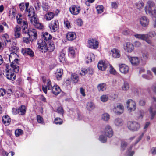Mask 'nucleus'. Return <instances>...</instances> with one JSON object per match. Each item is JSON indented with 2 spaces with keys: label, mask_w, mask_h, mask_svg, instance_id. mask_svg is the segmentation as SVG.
<instances>
[{
  "label": "nucleus",
  "mask_w": 156,
  "mask_h": 156,
  "mask_svg": "<svg viewBox=\"0 0 156 156\" xmlns=\"http://www.w3.org/2000/svg\"><path fill=\"white\" fill-rule=\"evenodd\" d=\"M18 57L17 55L15 53H11L9 55V61L10 62L12 61V62L10 65L11 68L6 70L5 75L8 79L12 81L14 80L16 77L14 72L17 73L19 71V67L16 65V64H18L19 61L17 58Z\"/></svg>",
  "instance_id": "1"
},
{
  "label": "nucleus",
  "mask_w": 156,
  "mask_h": 156,
  "mask_svg": "<svg viewBox=\"0 0 156 156\" xmlns=\"http://www.w3.org/2000/svg\"><path fill=\"white\" fill-rule=\"evenodd\" d=\"M152 99L151 105L148 109L151 120L154 119L156 115V98L153 97Z\"/></svg>",
  "instance_id": "2"
},
{
  "label": "nucleus",
  "mask_w": 156,
  "mask_h": 156,
  "mask_svg": "<svg viewBox=\"0 0 156 156\" xmlns=\"http://www.w3.org/2000/svg\"><path fill=\"white\" fill-rule=\"evenodd\" d=\"M140 127V124L134 121H129L127 123V128L130 131L135 132L138 131Z\"/></svg>",
  "instance_id": "3"
},
{
  "label": "nucleus",
  "mask_w": 156,
  "mask_h": 156,
  "mask_svg": "<svg viewBox=\"0 0 156 156\" xmlns=\"http://www.w3.org/2000/svg\"><path fill=\"white\" fill-rule=\"evenodd\" d=\"M24 32L23 31V29H22V31L23 33L27 34L28 35L31 37L32 40L36 39L37 36V35L36 30L34 29L30 28L29 29L27 28V27L25 29Z\"/></svg>",
  "instance_id": "4"
},
{
  "label": "nucleus",
  "mask_w": 156,
  "mask_h": 156,
  "mask_svg": "<svg viewBox=\"0 0 156 156\" xmlns=\"http://www.w3.org/2000/svg\"><path fill=\"white\" fill-rule=\"evenodd\" d=\"M16 19L17 23L22 25V27L23 28L22 29H23V31L26 32L25 31V29L28 27L27 22L23 19L22 15L20 14L16 17Z\"/></svg>",
  "instance_id": "5"
},
{
  "label": "nucleus",
  "mask_w": 156,
  "mask_h": 156,
  "mask_svg": "<svg viewBox=\"0 0 156 156\" xmlns=\"http://www.w3.org/2000/svg\"><path fill=\"white\" fill-rule=\"evenodd\" d=\"M126 103L128 111L131 112L135 110L136 105L134 101L131 99H129L126 101Z\"/></svg>",
  "instance_id": "6"
},
{
  "label": "nucleus",
  "mask_w": 156,
  "mask_h": 156,
  "mask_svg": "<svg viewBox=\"0 0 156 156\" xmlns=\"http://www.w3.org/2000/svg\"><path fill=\"white\" fill-rule=\"evenodd\" d=\"M51 31L54 32L57 31L59 29V23L58 20L52 21L49 25Z\"/></svg>",
  "instance_id": "7"
},
{
  "label": "nucleus",
  "mask_w": 156,
  "mask_h": 156,
  "mask_svg": "<svg viewBox=\"0 0 156 156\" xmlns=\"http://www.w3.org/2000/svg\"><path fill=\"white\" fill-rule=\"evenodd\" d=\"M38 48L42 52H46L48 50L47 44L42 40H39L37 42Z\"/></svg>",
  "instance_id": "8"
},
{
  "label": "nucleus",
  "mask_w": 156,
  "mask_h": 156,
  "mask_svg": "<svg viewBox=\"0 0 156 156\" xmlns=\"http://www.w3.org/2000/svg\"><path fill=\"white\" fill-rule=\"evenodd\" d=\"M88 46L90 48L96 49L98 47V42L95 39L90 38L88 40Z\"/></svg>",
  "instance_id": "9"
},
{
  "label": "nucleus",
  "mask_w": 156,
  "mask_h": 156,
  "mask_svg": "<svg viewBox=\"0 0 156 156\" xmlns=\"http://www.w3.org/2000/svg\"><path fill=\"white\" fill-rule=\"evenodd\" d=\"M44 85L42 87V90L46 94L47 89L48 90H51L52 87L51 85V83L49 80H48L45 81L44 80Z\"/></svg>",
  "instance_id": "10"
},
{
  "label": "nucleus",
  "mask_w": 156,
  "mask_h": 156,
  "mask_svg": "<svg viewBox=\"0 0 156 156\" xmlns=\"http://www.w3.org/2000/svg\"><path fill=\"white\" fill-rule=\"evenodd\" d=\"M124 106L122 104L118 103L116 106H115L113 109L114 111L117 114H122L124 112Z\"/></svg>",
  "instance_id": "11"
},
{
  "label": "nucleus",
  "mask_w": 156,
  "mask_h": 156,
  "mask_svg": "<svg viewBox=\"0 0 156 156\" xmlns=\"http://www.w3.org/2000/svg\"><path fill=\"white\" fill-rule=\"evenodd\" d=\"M29 3H25L26 9L25 11L28 14L29 17L33 16L34 15V9L32 7H29Z\"/></svg>",
  "instance_id": "12"
},
{
  "label": "nucleus",
  "mask_w": 156,
  "mask_h": 156,
  "mask_svg": "<svg viewBox=\"0 0 156 156\" xmlns=\"http://www.w3.org/2000/svg\"><path fill=\"white\" fill-rule=\"evenodd\" d=\"M139 22L141 26L146 27L148 26L149 23V20L146 16H142L140 18Z\"/></svg>",
  "instance_id": "13"
},
{
  "label": "nucleus",
  "mask_w": 156,
  "mask_h": 156,
  "mask_svg": "<svg viewBox=\"0 0 156 156\" xmlns=\"http://www.w3.org/2000/svg\"><path fill=\"white\" fill-rule=\"evenodd\" d=\"M148 5L146 6L145 8V10L147 14H151L152 11L151 8L155 6L154 3L151 1H148L147 2Z\"/></svg>",
  "instance_id": "14"
},
{
  "label": "nucleus",
  "mask_w": 156,
  "mask_h": 156,
  "mask_svg": "<svg viewBox=\"0 0 156 156\" xmlns=\"http://www.w3.org/2000/svg\"><path fill=\"white\" fill-rule=\"evenodd\" d=\"M81 9L80 7H77L76 5H72L69 8L70 12L71 13L74 15L78 14Z\"/></svg>",
  "instance_id": "15"
},
{
  "label": "nucleus",
  "mask_w": 156,
  "mask_h": 156,
  "mask_svg": "<svg viewBox=\"0 0 156 156\" xmlns=\"http://www.w3.org/2000/svg\"><path fill=\"white\" fill-rule=\"evenodd\" d=\"M119 69L120 72L123 74L127 73L129 71V67L125 64L119 65Z\"/></svg>",
  "instance_id": "16"
},
{
  "label": "nucleus",
  "mask_w": 156,
  "mask_h": 156,
  "mask_svg": "<svg viewBox=\"0 0 156 156\" xmlns=\"http://www.w3.org/2000/svg\"><path fill=\"white\" fill-rule=\"evenodd\" d=\"M124 49L128 52H131L133 50V45L129 42L125 43L123 46Z\"/></svg>",
  "instance_id": "17"
},
{
  "label": "nucleus",
  "mask_w": 156,
  "mask_h": 156,
  "mask_svg": "<svg viewBox=\"0 0 156 156\" xmlns=\"http://www.w3.org/2000/svg\"><path fill=\"white\" fill-rule=\"evenodd\" d=\"M110 54H112V57L114 58H119L120 56V51L115 48L111 50Z\"/></svg>",
  "instance_id": "18"
},
{
  "label": "nucleus",
  "mask_w": 156,
  "mask_h": 156,
  "mask_svg": "<svg viewBox=\"0 0 156 156\" xmlns=\"http://www.w3.org/2000/svg\"><path fill=\"white\" fill-rule=\"evenodd\" d=\"M129 60L131 64L134 66H136L139 64L140 59L136 57H131L129 58Z\"/></svg>",
  "instance_id": "19"
},
{
  "label": "nucleus",
  "mask_w": 156,
  "mask_h": 156,
  "mask_svg": "<svg viewBox=\"0 0 156 156\" xmlns=\"http://www.w3.org/2000/svg\"><path fill=\"white\" fill-rule=\"evenodd\" d=\"M98 67L99 70L104 71L106 69L107 65L104 61H100L98 63Z\"/></svg>",
  "instance_id": "20"
},
{
  "label": "nucleus",
  "mask_w": 156,
  "mask_h": 156,
  "mask_svg": "<svg viewBox=\"0 0 156 156\" xmlns=\"http://www.w3.org/2000/svg\"><path fill=\"white\" fill-rule=\"evenodd\" d=\"M51 90L54 94L55 95L58 94L61 91L59 87L57 85H55L51 88Z\"/></svg>",
  "instance_id": "21"
},
{
  "label": "nucleus",
  "mask_w": 156,
  "mask_h": 156,
  "mask_svg": "<svg viewBox=\"0 0 156 156\" xmlns=\"http://www.w3.org/2000/svg\"><path fill=\"white\" fill-rule=\"evenodd\" d=\"M54 16L55 14L54 13L48 12L45 15L44 18L46 20L49 21L51 20Z\"/></svg>",
  "instance_id": "22"
},
{
  "label": "nucleus",
  "mask_w": 156,
  "mask_h": 156,
  "mask_svg": "<svg viewBox=\"0 0 156 156\" xmlns=\"http://www.w3.org/2000/svg\"><path fill=\"white\" fill-rule=\"evenodd\" d=\"M76 37V34L74 32H69L66 35L67 38L69 41H72L75 39Z\"/></svg>",
  "instance_id": "23"
},
{
  "label": "nucleus",
  "mask_w": 156,
  "mask_h": 156,
  "mask_svg": "<svg viewBox=\"0 0 156 156\" xmlns=\"http://www.w3.org/2000/svg\"><path fill=\"white\" fill-rule=\"evenodd\" d=\"M95 58L94 55L92 53H90L86 57V62L87 63L91 62L93 60H94Z\"/></svg>",
  "instance_id": "24"
},
{
  "label": "nucleus",
  "mask_w": 156,
  "mask_h": 156,
  "mask_svg": "<svg viewBox=\"0 0 156 156\" xmlns=\"http://www.w3.org/2000/svg\"><path fill=\"white\" fill-rule=\"evenodd\" d=\"M11 121L9 117L7 115H5L2 117V121L3 123L6 126H8Z\"/></svg>",
  "instance_id": "25"
},
{
  "label": "nucleus",
  "mask_w": 156,
  "mask_h": 156,
  "mask_svg": "<svg viewBox=\"0 0 156 156\" xmlns=\"http://www.w3.org/2000/svg\"><path fill=\"white\" fill-rule=\"evenodd\" d=\"M86 107L87 109L89 111L93 110L95 108L94 104L91 102H88L86 104Z\"/></svg>",
  "instance_id": "26"
},
{
  "label": "nucleus",
  "mask_w": 156,
  "mask_h": 156,
  "mask_svg": "<svg viewBox=\"0 0 156 156\" xmlns=\"http://www.w3.org/2000/svg\"><path fill=\"white\" fill-rule=\"evenodd\" d=\"M115 125L118 126H120L123 124L122 120L120 118H117L115 119L114 121Z\"/></svg>",
  "instance_id": "27"
},
{
  "label": "nucleus",
  "mask_w": 156,
  "mask_h": 156,
  "mask_svg": "<svg viewBox=\"0 0 156 156\" xmlns=\"http://www.w3.org/2000/svg\"><path fill=\"white\" fill-rule=\"evenodd\" d=\"M107 139V132H105V133L101 135L99 138V140L101 142L104 143L106 142Z\"/></svg>",
  "instance_id": "28"
},
{
  "label": "nucleus",
  "mask_w": 156,
  "mask_h": 156,
  "mask_svg": "<svg viewBox=\"0 0 156 156\" xmlns=\"http://www.w3.org/2000/svg\"><path fill=\"white\" fill-rule=\"evenodd\" d=\"M63 73V70L61 69H58L57 70L55 76L58 80H60L62 77V76Z\"/></svg>",
  "instance_id": "29"
},
{
  "label": "nucleus",
  "mask_w": 156,
  "mask_h": 156,
  "mask_svg": "<svg viewBox=\"0 0 156 156\" xmlns=\"http://www.w3.org/2000/svg\"><path fill=\"white\" fill-rule=\"evenodd\" d=\"M18 111L19 112V114L22 115H23L25 114L26 113V108L24 105H21L18 108Z\"/></svg>",
  "instance_id": "30"
},
{
  "label": "nucleus",
  "mask_w": 156,
  "mask_h": 156,
  "mask_svg": "<svg viewBox=\"0 0 156 156\" xmlns=\"http://www.w3.org/2000/svg\"><path fill=\"white\" fill-rule=\"evenodd\" d=\"M42 34L43 38L45 40H49L52 38V36L48 32L44 33Z\"/></svg>",
  "instance_id": "31"
},
{
  "label": "nucleus",
  "mask_w": 156,
  "mask_h": 156,
  "mask_svg": "<svg viewBox=\"0 0 156 156\" xmlns=\"http://www.w3.org/2000/svg\"><path fill=\"white\" fill-rule=\"evenodd\" d=\"M134 36L136 38L140 39L143 40L146 39L147 35L145 34H136L134 35Z\"/></svg>",
  "instance_id": "32"
},
{
  "label": "nucleus",
  "mask_w": 156,
  "mask_h": 156,
  "mask_svg": "<svg viewBox=\"0 0 156 156\" xmlns=\"http://www.w3.org/2000/svg\"><path fill=\"white\" fill-rule=\"evenodd\" d=\"M106 88V84L104 83L100 84L98 86V88L99 91H103L105 90Z\"/></svg>",
  "instance_id": "33"
},
{
  "label": "nucleus",
  "mask_w": 156,
  "mask_h": 156,
  "mask_svg": "<svg viewBox=\"0 0 156 156\" xmlns=\"http://www.w3.org/2000/svg\"><path fill=\"white\" fill-rule=\"evenodd\" d=\"M147 35L146 39H148L149 38H152V37L155 36L156 34L154 31H151L149 32L148 34H145Z\"/></svg>",
  "instance_id": "34"
},
{
  "label": "nucleus",
  "mask_w": 156,
  "mask_h": 156,
  "mask_svg": "<svg viewBox=\"0 0 156 156\" xmlns=\"http://www.w3.org/2000/svg\"><path fill=\"white\" fill-rule=\"evenodd\" d=\"M109 72L112 75H115L117 74V72L114 69V67L110 64H109Z\"/></svg>",
  "instance_id": "35"
},
{
  "label": "nucleus",
  "mask_w": 156,
  "mask_h": 156,
  "mask_svg": "<svg viewBox=\"0 0 156 156\" xmlns=\"http://www.w3.org/2000/svg\"><path fill=\"white\" fill-rule=\"evenodd\" d=\"M71 79L74 83H77L79 80L78 76L75 73H73L71 75Z\"/></svg>",
  "instance_id": "36"
},
{
  "label": "nucleus",
  "mask_w": 156,
  "mask_h": 156,
  "mask_svg": "<svg viewBox=\"0 0 156 156\" xmlns=\"http://www.w3.org/2000/svg\"><path fill=\"white\" fill-rule=\"evenodd\" d=\"M68 51L69 55L72 57H73L75 55V51L73 48L72 47H69L68 49Z\"/></svg>",
  "instance_id": "37"
},
{
  "label": "nucleus",
  "mask_w": 156,
  "mask_h": 156,
  "mask_svg": "<svg viewBox=\"0 0 156 156\" xmlns=\"http://www.w3.org/2000/svg\"><path fill=\"white\" fill-rule=\"evenodd\" d=\"M147 75H142V77L148 80L151 79L152 78V76L151 74V72L150 71H147Z\"/></svg>",
  "instance_id": "38"
},
{
  "label": "nucleus",
  "mask_w": 156,
  "mask_h": 156,
  "mask_svg": "<svg viewBox=\"0 0 156 156\" xmlns=\"http://www.w3.org/2000/svg\"><path fill=\"white\" fill-rule=\"evenodd\" d=\"M50 51H53L55 49V45L54 43L52 42H50L49 43V45L48 49Z\"/></svg>",
  "instance_id": "39"
},
{
  "label": "nucleus",
  "mask_w": 156,
  "mask_h": 156,
  "mask_svg": "<svg viewBox=\"0 0 156 156\" xmlns=\"http://www.w3.org/2000/svg\"><path fill=\"white\" fill-rule=\"evenodd\" d=\"M129 85L128 83L125 82L122 87V90L124 91H127L129 89Z\"/></svg>",
  "instance_id": "40"
},
{
  "label": "nucleus",
  "mask_w": 156,
  "mask_h": 156,
  "mask_svg": "<svg viewBox=\"0 0 156 156\" xmlns=\"http://www.w3.org/2000/svg\"><path fill=\"white\" fill-rule=\"evenodd\" d=\"M113 135V131L110 126H108V137H111Z\"/></svg>",
  "instance_id": "41"
},
{
  "label": "nucleus",
  "mask_w": 156,
  "mask_h": 156,
  "mask_svg": "<svg viewBox=\"0 0 156 156\" xmlns=\"http://www.w3.org/2000/svg\"><path fill=\"white\" fill-rule=\"evenodd\" d=\"M30 17V22L33 25H34L35 23H36L38 21V19L35 17L34 16Z\"/></svg>",
  "instance_id": "42"
},
{
  "label": "nucleus",
  "mask_w": 156,
  "mask_h": 156,
  "mask_svg": "<svg viewBox=\"0 0 156 156\" xmlns=\"http://www.w3.org/2000/svg\"><path fill=\"white\" fill-rule=\"evenodd\" d=\"M144 6V3L142 1H139L136 4V6L138 9L142 8Z\"/></svg>",
  "instance_id": "43"
},
{
  "label": "nucleus",
  "mask_w": 156,
  "mask_h": 156,
  "mask_svg": "<svg viewBox=\"0 0 156 156\" xmlns=\"http://www.w3.org/2000/svg\"><path fill=\"white\" fill-rule=\"evenodd\" d=\"M144 114V112L143 110H140L139 112L138 118V119H141L143 118Z\"/></svg>",
  "instance_id": "44"
},
{
  "label": "nucleus",
  "mask_w": 156,
  "mask_h": 156,
  "mask_svg": "<svg viewBox=\"0 0 156 156\" xmlns=\"http://www.w3.org/2000/svg\"><path fill=\"white\" fill-rule=\"evenodd\" d=\"M15 133L16 136H18L23 134V131L22 130L18 129L15 130Z\"/></svg>",
  "instance_id": "45"
},
{
  "label": "nucleus",
  "mask_w": 156,
  "mask_h": 156,
  "mask_svg": "<svg viewBox=\"0 0 156 156\" xmlns=\"http://www.w3.org/2000/svg\"><path fill=\"white\" fill-rule=\"evenodd\" d=\"M54 122L56 124L61 125L62 124V120L60 118H56L55 119Z\"/></svg>",
  "instance_id": "46"
},
{
  "label": "nucleus",
  "mask_w": 156,
  "mask_h": 156,
  "mask_svg": "<svg viewBox=\"0 0 156 156\" xmlns=\"http://www.w3.org/2000/svg\"><path fill=\"white\" fill-rule=\"evenodd\" d=\"M96 9L98 13H101L103 11V7L102 5L97 6L96 7Z\"/></svg>",
  "instance_id": "47"
},
{
  "label": "nucleus",
  "mask_w": 156,
  "mask_h": 156,
  "mask_svg": "<svg viewBox=\"0 0 156 156\" xmlns=\"http://www.w3.org/2000/svg\"><path fill=\"white\" fill-rule=\"evenodd\" d=\"M36 28L39 29H42L43 28V26L38 21L34 25Z\"/></svg>",
  "instance_id": "48"
},
{
  "label": "nucleus",
  "mask_w": 156,
  "mask_h": 156,
  "mask_svg": "<svg viewBox=\"0 0 156 156\" xmlns=\"http://www.w3.org/2000/svg\"><path fill=\"white\" fill-rule=\"evenodd\" d=\"M119 2H113L111 3V7L112 8L116 9L118 8Z\"/></svg>",
  "instance_id": "49"
},
{
  "label": "nucleus",
  "mask_w": 156,
  "mask_h": 156,
  "mask_svg": "<svg viewBox=\"0 0 156 156\" xmlns=\"http://www.w3.org/2000/svg\"><path fill=\"white\" fill-rule=\"evenodd\" d=\"M145 133V132H143L140 134V135L138 137L137 140H136V141L135 142V144L137 143L142 139L144 136Z\"/></svg>",
  "instance_id": "50"
},
{
  "label": "nucleus",
  "mask_w": 156,
  "mask_h": 156,
  "mask_svg": "<svg viewBox=\"0 0 156 156\" xmlns=\"http://www.w3.org/2000/svg\"><path fill=\"white\" fill-rule=\"evenodd\" d=\"M2 37L3 38H5L6 40H4V41L5 43V44H6L7 43H8L9 42H10V41H9V40H8L9 38V36L8 34H4Z\"/></svg>",
  "instance_id": "51"
},
{
  "label": "nucleus",
  "mask_w": 156,
  "mask_h": 156,
  "mask_svg": "<svg viewBox=\"0 0 156 156\" xmlns=\"http://www.w3.org/2000/svg\"><path fill=\"white\" fill-rule=\"evenodd\" d=\"M127 145V144L125 141L122 142L121 144V149L123 151L124 150Z\"/></svg>",
  "instance_id": "52"
},
{
  "label": "nucleus",
  "mask_w": 156,
  "mask_h": 156,
  "mask_svg": "<svg viewBox=\"0 0 156 156\" xmlns=\"http://www.w3.org/2000/svg\"><path fill=\"white\" fill-rule=\"evenodd\" d=\"M37 122L40 123H43L44 122L43 119L42 117L39 115H38L37 117Z\"/></svg>",
  "instance_id": "53"
},
{
  "label": "nucleus",
  "mask_w": 156,
  "mask_h": 156,
  "mask_svg": "<svg viewBox=\"0 0 156 156\" xmlns=\"http://www.w3.org/2000/svg\"><path fill=\"white\" fill-rule=\"evenodd\" d=\"M88 73V70L85 68H82L80 72V74L82 76L85 75L87 73Z\"/></svg>",
  "instance_id": "54"
},
{
  "label": "nucleus",
  "mask_w": 156,
  "mask_h": 156,
  "mask_svg": "<svg viewBox=\"0 0 156 156\" xmlns=\"http://www.w3.org/2000/svg\"><path fill=\"white\" fill-rule=\"evenodd\" d=\"M142 57L144 60H147L149 58V54L147 52H145L143 54Z\"/></svg>",
  "instance_id": "55"
},
{
  "label": "nucleus",
  "mask_w": 156,
  "mask_h": 156,
  "mask_svg": "<svg viewBox=\"0 0 156 156\" xmlns=\"http://www.w3.org/2000/svg\"><path fill=\"white\" fill-rule=\"evenodd\" d=\"M29 48H23L22 49L21 52L22 53L25 55H27V52L28 51H29Z\"/></svg>",
  "instance_id": "56"
},
{
  "label": "nucleus",
  "mask_w": 156,
  "mask_h": 156,
  "mask_svg": "<svg viewBox=\"0 0 156 156\" xmlns=\"http://www.w3.org/2000/svg\"><path fill=\"white\" fill-rule=\"evenodd\" d=\"M150 122H146L144 124V132L145 133L146 131H147V128L150 125Z\"/></svg>",
  "instance_id": "57"
},
{
  "label": "nucleus",
  "mask_w": 156,
  "mask_h": 156,
  "mask_svg": "<svg viewBox=\"0 0 156 156\" xmlns=\"http://www.w3.org/2000/svg\"><path fill=\"white\" fill-rule=\"evenodd\" d=\"M131 31L129 29H127L124 30L122 32V34L124 35L129 34Z\"/></svg>",
  "instance_id": "58"
},
{
  "label": "nucleus",
  "mask_w": 156,
  "mask_h": 156,
  "mask_svg": "<svg viewBox=\"0 0 156 156\" xmlns=\"http://www.w3.org/2000/svg\"><path fill=\"white\" fill-rule=\"evenodd\" d=\"M101 100L102 102H106L107 101V96L106 95H103L101 97Z\"/></svg>",
  "instance_id": "59"
},
{
  "label": "nucleus",
  "mask_w": 156,
  "mask_h": 156,
  "mask_svg": "<svg viewBox=\"0 0 156 156\" xmlns=\"http://www.w3.org/2000/svg\"><path fill=\"white\" fill-rule=\"evenodd\" d=\"M19 8L21 11H23L26 8L25 4L23 3L20 4L19 5Z\"/></svg>",
  "instance_id": "60"
},
{
  "label": "nucleus",
  "mask_w": 156,
  "mask_h": 156,
  "mask_svg": "<svg viewBox=\"0 0 156 156\" xmlns=\"http://www.w3.org/2000/svg\"><path fill=\"white\" fill-rule=\"evenodd\" d=\"M64 24L67 28H69L71 27L70 22L68 20H66L64 22Z\"/></svg>",
  "instance_id": "61"
},
{
  "label": "nucleus",
  "mask_w": 156,
  "mask_h": 156,
  "mask_svg": "<svg viewBox=\"0 0 156 156\" xmlns=\"http://www.w3.org/2000/svg\"><path fill=\"white\" fill-rule=\"evenodd\" d=\"M42 8L44 10L47 11L49 9V6H48L47 3H44L42 5Z\"/></svg>",
  "instance_id": "62"
},
{
  "label": "nucleus",
  "mask_w": 156,
  "mask_h": 156,
  "mask_svg": "<svg viewBox=\"0 0 156 156\" xmlns=\"http://www.w3.org/2000/svg\"><path fill=\"white\" fill-rule=\"evenodd\" d=\"M101 119L105 121L107 120V113H104L101 116Z\"/></svg>",
  "instance_id": "63"
},
{
  "label": "nucleus",
  "mask_w": 156,
  "mask_h": 156,
  "mask_svg": "<svg viewBox=\"0 0 156 156\" xmlns=\"http://www.w3.org/2000/svg\"><path fill=\"white\" fill-rule=\"evenodd\" d=\"M31 41L30 37H23V41L24 43L28 44Z\"/></svg>",
  "instance_id": "64"
}]
</instances>
